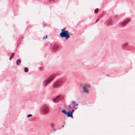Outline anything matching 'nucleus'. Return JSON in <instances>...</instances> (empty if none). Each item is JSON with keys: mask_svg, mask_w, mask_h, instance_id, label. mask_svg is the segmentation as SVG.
<instances>
[{"mask_svg": "<svg viewBox=\"0 0 135 135\" xmlns=\"http://www.w3.org/2000/svg\"><path fill=\"white\" fill-rule=\"evenodd\" d=\"M50 125L53 128L54 127V124L53 123H51L50 124Z\"/></svg>", "mask_w": 135, "mask_h": 135, "instance_id": "dca6fc26", "label": "nucleus"}, {"mask_svg": "<svg viewBox=\"0 0 135 135\" xmlns=\"http://www.w3.org/2000/svg\"><path fill=\"white\" fill-rule=\"evenodd\" d=\"M112 25V21L111 20H110L108 22V26H110Z\"/></svg>", "mask_w": 135, "mask_h": 135, "instance_id": "9d476101", "label": "nucleus"}, {"mask_svg": "<svg viewBox=\"0 0 135 135\" xmlns=\"http://www.w3.org/2000/svg\"><path fill=\"white\" fill-rule=\"evenodd\" d=\"M64 127V125H62V127Z\"/></svg>", "mask_w": 135, "mask_h": 135, "instance_id": "a878e982", "label": "nucleus"}, {"mask_svg": "<svg viewBox=\"0 0 135 135\" xmlns=\"http://www.w3.org/2000/svg\"><path fill=\"white\" fill-rule=\"evenodd\" d=\"M58 47V46L57 45H54L52 47V50L54 51H55L57 49Z\"/></svg>", "mask_w": 135, "mask_h": 135, "instance_id": "0eeeda50", "label": "nucleus"}, {"mask_svg": "<svg viewBox=\"0 0 135 135\" xmlns=\"http://www.w3.org/2000/svg\"><path fill=\"white\" fill-rule=\"evenodd\" d=\"M130 20V19L128 18L124 20L122 23V25L123 26H125L129 22Z\"/></svg>", "mask_w": 135, "mask_h": 135, "instance_id": "39448f33", "label": "nucleus"}, {"mask_svg": "<svg viewBox=\"0 0 135 135\" xmlns=\"http://www.w3.org/2000/svg\"><path fill=\"white\" fill-rule=\"evenodd\" d=\"M62 112L64 113V114H66L67 113V112L66 111L65 109H64L62 111Z\"/></svg>", "mask_w": 135, "mask_h": 135, "instance_id": "f8f14e48", "label": "nucleus"}, {"mask_svg": "<svg viewBox=\"0 0 135 135\" xmlns=\"http://www.w3.org/2000/svg\"><path fill=\"white\" fill-rule=\"evenodd\" d=\"M21 60L20 59H17L16 61V64L17 65H19L21 63Z\"/></svg>", "mask_w": 135, "mask_h": 135, "instance_id": "6e6552de", "label": "nucleus"}, {"mask_svg": "<svg viewBox=\"0 0 135 135\" xmlns=\"http://www.w3.org/2000/svg\"><path fill=\"white\" fill-rule=\"evenodd\" d=\"M43 112L45 114H47L49 112V108L47 105H44L43 107Z\"/></svg>", "mask_w": 135, "mask_h": 135, "instance_id": "20e7f679", "label": "nucleus"}, {"mask_svg": "<svg viewBox=\"0 0 135 135\" xmlns=\"http://www.w3.org/2000/svg\"><path fill=\"white\" fill-rule=\"evenodd\" d=\"M65 27H64L63 28L61 29V30L62 31V32L65 31Z\"/></svg>", "mask_w": 135, "mask_h": 135, "instance_id": "a211bd4d", "label": "nucleus"}, {"mask_svg": "<svg viewBox=\"0 0 135 135\" xmlns=\"http://www.w3.org/2000/svg\"><path fill=\"white\" fill-rule=\"evenodd\" d=\"M60 36L62 37H65V39L67 40L70 36V33L68 31L61 32L60 34Z\"/></svg>", "mask_w": 135, "mask_h": 135, "instance_id": "f03ea898", "label": "nucleus"}, {"mask_svg": "<svg viewBox=\"0 0 135 135\" xmlns=\"http://www.w3.org/2000/svg\"><path fill=\"white\" fill-rule=\"evenodd\" d=\"M64 124H65V122H64Z\"/></svg>", "mask_w": 135, "mask_h": 135, "instance_id": "cd10ccee", "label": "nucleus"}, {"mask_svg": "<svg viewBox=\"0 0 135 135\" xmlns=\"http://www.w3.org/2000/svg\"><path fill=\"white\" fill-rule=\"evenodd\" d=\"M68 107H69V109H71V105H68Z\"/></svg>", "mask_w": 135, "mask_h": 135, "instance_id": "4be33fe9", "label": "nucleus"}, {"mask_svg": "<svg viewBox=\"0 0 135 135\" xmlns=\"http://www.w3.org/2000/svg\"><path fill=\"white\" fill-rule=\"evenodd\" d=\"M41 67H40L39 69H41Z\"/></svg>", "mask_w": 135, "mask_h": 135, "instance_id": "2f4dec72", "label": "nucleus"}, {"mask_svg": "<svg viewBox=\"0 0 135 135\" xmlns=\"http://www.w3.org/2000/svg\"><path fill=\"white\" fill-rule=\"evenodd\" d=\"M32 116V114H28V115H27V117H30Z\"/></svg>", "mask_w": 135, "mask_h": 135, "instance_id": "6ab92c4d", "label": "nucleus"}, {"mask_svg": "<svg viewBox=\"0 0 135 135\" xmlns=\"http://www.w3.org/2000/svg\"><path fill=\"white\" fill-rule=\"evenodd\" d=\"M47 38V35L46 36H44L43 38L44 39H45V38Z\"/></svg>", "mask_w": 135, "mask_h": 135, "instance_id": "412c9836", "label": "nucleus"}, {"mask_svg": "<svg viewBox=\"0 0 135 135\" xmlns=\"http://www.w3.org/2000/svg\"><path fill=\"white\" fill-rule=\"evenodd\" d=\"M60 95H58L56 97H55L56 98V99L57 98H58L59 97H60Z\"/></svg>", "mask_w": 135, "mask_h": 135, "instance_id": "5701e85b", "label": "nucleus"}, {"mask_svg": "<svg viewBox=\"0 0 135 135\" xmlns=\"http://www.w3.org/2000/svg\"><path fill=\"white\" fill-rule=\"evenodd\" d=\"M14 54L15 53H12V55L9 58V60H11V58L13 57Z\"/></svg>", "mask_w": 135, "mask_h": 135, "instance_id": "9b49d317", "label": "nucleus"}, {"mask_svg": "<svg viewBox=\"0 0 135 135\" xmlns=\"http://www.w3.org/2000/svg\"><path fill=\"white\" fill-rule=\"evenodd\" d=\"M56 99V98H54L52 100V101L54 102L55 103H56V102L55 101V100Z\"/></svg>", "mask_w": 135, "mask_h": 135, "instance_id": "f3484780", "label": "nucleus"}, {"mask_svg": "<svg viewBox=\"0 0 135 135\" xmlns=\"http://www.w3.org/2000/svg\"><path fill=\"white\" fill-rule=\"evenodd\" d=\"M67 113L66 115L68 117H73V112H71L70 111H69Z\"/></svg>", "mask_w": 135, "mask_h": 135, "instance_id": "423d86ee", "label": "nucleus"}, {"mask_svg": "<svg viewBox=\"0 0 135 135\" xmlns=\"http://www.w3.org/2000/svg\"><path fill=\"white\" fill-rule=\"evenodd\" d=\"M83 91L85 93H86L88 94L89 93L88 91L86 89L85 87H84L83 88Z\"/></svg>", "mask_w": 135, "mask_h": 135, "instance_id": "1a4fd4ad", "label": "nucleus"}, {"mask_svg": "<svg viewBox=\"0 0 135 135\" xmlns=\"http://www.w3.org/2000/svg\"><path fill=\"white\" fill-rule=\"evenodd\" d=\"M81 85H82V84H81Z\"/></svg>", "mask_w": 135, "mask_h": 135, "instance_id": "7c9ffc66", "label": "nucleus"}, {"mask_svg": "<svg viewBox=\"0 0 135 135\" xmlns=\"http://www.w3.org/2000/svg\"><path fill=\"white\" fill-rule=\"evenodd\" d=\"M72 111V112H74V110H73Z\"/></svg>", "mask_w": 135, "mask_h": 135, "instance_id": "bb28decb", "label": "nucleus"}, {"mask_svg": "<svg viewBox=\"0 0 135 135\" xmlns=\"http://www.w3.org/2000/svg\"><path fill=\"white\" fill-rule=\"evenodd\" d=\"M62 83V81L60 80H58L55 81L53 85L54 88H56L60 86Z\"/></svg>", "mask_w": 135, "mask_h": 135, "instance_id": "7ed1b4c3", "label": "nucleus"}, {"mask_svg": "<svg viewBox=\"0 0 135 135\" xmlns=\"http://www.w3.org/2000/svg\"><path fill=\"white\" fill-rule=\"evenodd\" d=\"M72 103L73 104H75L76 103V102L75 101H72Z\"/></svg>", "mask_w": 135, "mask_h": 135, "instance_id": "aec40b11", "label": "nucleus"}, {"mask_svg": "<svg viewBox=\"0 0 135 135\" xmlns=\"http://www.w3.org/2000/svg\"><path fill=\"white\" fill-rule=\"evenodd\" d=\"M99 19H97L96 20V22H97V21H98L99 20Z\"/></svg>", "mask_w": 135, "mask_h": 135, "instance_id": "b1692460", "label": "nucleus"}, {"mask_svg": "<svg viewBox=\"0 0 135 135\" xmlns=\"http://www.w3.org/2000/svg\"><path fill=\"white\" fill-rule=\"evenodd\" d=\"M78 105V104H76V106Z\"/></svg>", "mask_w": 135, "mask_h": 135, "instance_id": "393cba45", "label": "nucleus"}, {"mask_svg": "<svg viewBox=\"0 0 135 135\" xmlns=\"http://www.w3.org/2000/svg\"><path fill=\"white\" fill-rule=\"evenodd\" d=\"M98 9L96 8L94 10V12L95 13H97L98 11Z\"/></svg>", "mask_w": 135, "mask_h": 135, "instance_id": "2eb2a0df", "label": "nucleus"}, {"mask_svg": "<svg viewBox=\"0 0 135 135\" xmlns=\"http://www.w3.org/2000/svg\"><path fill=\"white\" fill-rule=\"evenodd\" d=\"M107 76H109V75H107Z\"/></svg>", "mask_w": 135, "mask_h": 135, "instance_id": "c85d7f7f", "label": "nucleus"}, {"mask_svg": "<svg viewBox=\"0 0 135 135\" xmlns=\"http://www.w3.org/2000/svg\"><path fill=\"white\" fill-rule=\"evenodd\" d=\"M75 107V105H74L73 107Z\"/></svg>", "mask_w": 135, "mask_h": 135, "instance_id": "c756f323", "label": "nucleus"}, {"mask_svg": "<svg viewBox=\"0 0 135 135\" xmlns=\"http://www.w3.org/2000/svg\"><path fill=\"white\" fill-rule=\"evenodd\" d=\"M54 78V75H50L43 81L42 84L43 86L45 87L48 84H49L52 81Z\"/></svg>", "mask_w": 135, "mask_h": 135, "instance_id": "f257e3e1", "label": "nucleus"}, {"mask_svg": "<svg viewBox=\"0 0 135 135\" xmlns=\"http://www.w3.org/2000/svg\"><path fill=\"white\" fill-rule=\"evenodd\" d=\"M25 72L26 73L28 71V68H25Z\"/></svg>", "mask_w": 135, "mask_h": 135, "instance_id": "ddd939ff", "label": "nucleus"}, {"mask_svg": "<svg viewBox=\"0 0 135 135\" xmlns=\"http://www.w3.org/2000/svg\"><path fill=\"white\" fill-rule=\"evenodd\" d=\"M128 45V43L127 42H126V43H124V44L123 45V47H125V46H127Z\"/></svg>", "mask_w": 135, "mask_h": 135, "instance_id": "4468645a", "label": "nucleus"}]
</instances>
